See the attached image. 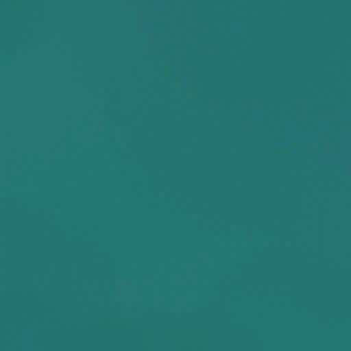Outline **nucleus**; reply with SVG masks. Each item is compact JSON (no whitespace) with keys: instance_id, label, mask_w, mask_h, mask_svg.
<instances>
[{"instance_id":"nucleus-1","label":"nucleus","mask_w":351,"mask_h":351,"mask_svg":"<svg viewBox=\"0 0 351 351\" xmlns=\"http://www.w3.org/2000/svg\"><path fill=\"white\" fill-rule=\"evenodd\" d=\"M23 43L25 42V40H24V39L23 40Z\"/></svg>"},{"instance_id":"nucleus-2","label":"nucleus","mask_w":351,"mask_h":351,"mask_svg":"<svg viewBox=\"0 0 351 351\" xmlns=\"http://www.w3.org/2000/svg\"><path fill=\"white\" fill-rule=\"evenodd\" d=\"M23 51L25 50V48H24V47L23 48Z\"/></svg>"},{"instance_id":"nucleus-3","label":"nucleus","mask_w":351,"mask_h":351,"mask_svg":"<svg viewBox=\"0 0 351 351\" xmlns=\"http://www.w3.org/2000/svg\"><path fill=\"white\" fill-rule=\"evenodd\" d=\"M23 158L25 157V155H24V154L23 155Z\"/></svg>"},{"instance_id":"nucleus-4","label":"nucleus","mask_w":351,"mask_h":351,"mask_svg":"<svg viewBox=\"0 0 351 351\" xmlns=\"http://www.w3.org/2000/svg\"><path fill=\"white\" fill-rule=\"evenodd\" d=\"M23 174L25 173V171H23Z\"/></svg>"},{"instance_id":"nucleus-5","label":"nucleus","mask_w":351,"mask_h":351,"mask_svg":"<svg viewBox=\"0 0 351 351\" xmlns=\"http://www.w3.org/2000/svg\"><path fill=\"white\" fill-rule=\"evenodd\" d=\"M23 36H25V34H23Z\"/></svg>"}]
</instances>
